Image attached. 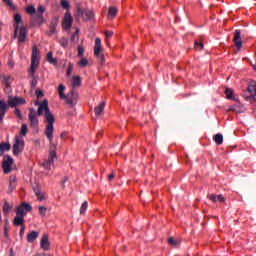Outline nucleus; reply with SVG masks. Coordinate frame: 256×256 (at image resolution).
<instances>
[{
  "mask_svg": "<svg viewBox=\"0 0 256 256\" xmlns=\"http://www.w3.org/2000/svg\"><path fill=\"white\" fill-rule=\"evenodd\" d=\"M36 96H37L38 99H40V97H43V91L36 90Z\"/></svg>",
  "mask_w": 256,
  "mask_h": 256,
  "instance_id": "nucleus-50",
  "label": "nucleus"
},
{
  "mask_svg": "<svg viewBox=\"0 0 256 256\" xmlns=\"http://www.w3.org/2000/svg\"><path fill=\"white\" fill-rule=\"evenodd\" d=\"M38 209H39L40 215H42V217H45L47 213V208L45 206H39Z\"/></svg>",
  "mask_w": 256,
  "mask_h": 256,
  "instance_id": "nucleus-40",
  "label": "nucleus"
},
{
  "mask_svg": "<svg viewBox=\"0 0 256 256\" xmlns=\"http://www.w3.org/2000/svg\"><path fill=\"white\" fill-rule=\"evenodd\" d=\"M27 124H22L21 126V130H20V135H22L23 137H25V135H27Z\"/></svg>",
  "mask_w": 256,
  "mask_h": 256,
  "instance_id": "nucleus-39",
  "label": "nucleus"
},
{
  "mask_svg": "<svg viewBox=\"0 0 256 256\" xmlns=\"http://www.w3.org/2000/svg\"><path fill=\"white\" fill-rule=\"evenodd\" d=\"M235 104L228 106L227 111H233L234 113H245L247 111V108H245V105H243L241 102L234 101Z\"/></svg>",
  "mask_w": 256,
  "mask_h": 256,
  "instance_id": "nucleus-10",
  "label": "nucleus"
},
{
  "mask_svg": "<svg viewBox=\"0 0 256 256\" xmlns=\"http://www.w3.org/2000/svg\"><path fill=\"white\" fill-rule=\"evenodd\" d=\"M34 105H38V110L35 112V109H29L28 117L30 121V127H39V118H37V115L39 117L44 115V119L47 122L44 135H46L47 139L49 140L50 152L48 160L43 162V167L50 170L51 165H53V163H55V159H57V145L53 144V131H55L53 124L55 123V116L49 110V101H47V99L43 100L42 102L35 101Z\"/></svg>",
  "mask_w": 256,
  "mask_h": 256,
  "instance_id": "nucleus-1",
  "label": "nucleus"
},
{
  "mask_svg": "<svg viewBox=\"0 0 256 256\" xmlns=\"http://www.w3.org/2000/svg\"><path fill=\"white\" fill-rule=\"evenodd\" d=\"M24 149H25V140H23L21 136H15L14 144L12 146L13 155H15L16 157L21 155Z\"/></svg>",
  "mask_w": 256,
  "mask_h": 256,
  "instance_id": "nucleus-6",
  "label": "nucleus"
},
{
  "mask_svg": "<svg viewBox=\"0 0 256 256\" xmlns=\"http://www.w3.org/2000/svg\"><path fill=\"white\" fill-rule=\"evenodd\" d=\"M15 115L18 117V119H23V115L21 114V110H19V108L15 109Z\"/></svg>",
  "mask_w": 256,
  "mask_h": 256,
  "instance_id": "nucleus-45",
  "label": "nucleus"
},
{
  "mask_svg": "<svg viewBox=\"0 0 256 256\" xmlns=\"http://www.w3.org/2000/svg\"><path fill=\"white\" fill-rule=\"evenodd\" d=\"M32 85H34V86L37 85V80L33 79L32 80Z\"/></svg>",
  "mask_w": 256,
  "mask_h": 256,
  "instance_id": "nucleus-54",
  "label": "nucleus"
},
{
  "mask_svg": "<svg viewBox=\"0 0 256 256\" xmlns=\"http://www.w3.org/2000/svg\"><path fill=\"white\" fill-rule=\"evenodd\" d=\"M48 63H50L51 65H57V58H52L50 61H48Z\"/></svg>",
  "mask_w": 256,
  "mask_h": 256,
  "instance_id": "nucleus-49",
  "label": "nucleus"
},
{
  "mask_svg": "<svg viewBox=\"0 0 256 256\" xmlns=\"http://www.w3.org/2000/svg\"><path fill=\"white\" fill-rule=\"evenodd\" d=\"M34 193L38 199V201H45L46 199V194L41 192V190L38 188V189H35L34 190Z\"/></svg>",
  "mask_w": 256,
  "mask_h": 256,
  "instance_id": "nucleus-26",
  "label": "nucleus"
},
{
  "mask_svg": "<svg viewBox=\"0 0 256 256\" xmlns=\"http://www.w3.org/2000/svg\"><path fill=\"white\" fill-rule=\"evenodd\" d=\"M17 187V177L15 176H10L9 180V189L10 191H13Z\"/></svg>",
  "mask_w": 256,
  "mask_h": 256,
  "instance_id": "nucleus-27",
  "label": "nucleus"
},
{
  "mask_svg": "<svg viewBox=\"0 0 256 256\" xmlns=\"http://www.w3.org/2000/svg\"><path fill=\"white\" fill-rule=\"evenodd\" d=\"M229 79H231V76H228L227 81H229Z\"/></svg>",
  "mask_w": 256,
  "mask_h": 256,
  "instance_id": "nucleus-57",
  "label": "nucleus"
},
{
  "mask_svg": "<svg viewBox=\"0 0 256 256\" xmlns=\"http://www.w3.org/2000/svg\"><path fill=\"white\" fill-rule=\"evenodd\" d=\"M41 60V51L36 45L32 47L31 65L28 70L29 77H35L37 69H39V61Z\"/></svg>",
  "mask_w": 256,
  "mask_h": 256,
  "instance_id": "nucleus-4",
  "label": "nucleus"
},
{
  "mask_svg": "<svg viewBox=\"0 0 256 256\" xmlns=\"http://www.w3.org/2000/svg\"><path fill=\"white\" fill-rule=\"evenodd\" d=\"M79 31H80L79 28H76L75 33L72 34L70 38L72 42L79 41Z\"/></svg>",
  "mask_w": 256,
  "mask_h": 256,
  "instance_id": "nucleus-37",
  "label": "nucleus"
},
{
  "mask_svg": "<svg viewBox=\"0 0 256 256\" xmlns=\"http://www.w3.org/2000/svg\"><path fill=\"white\" fill-rule=\"evenodd\" d=\"M25 11L27 15H32V27H35L38 25L41 27L43 23H45V17H43V13H45V7L43 5H39L37 10L35 9V6H27L25 8Z\"/></svg>",
  "mask_w": 256,
  "mask_h": 256,
  "instance_id": "nucleus-2",
  "label": "nucleus"
},
{
  "mask_svg": "<svg viewBox=\"0 0 256 256\" xmlns=\"http://www.w3.org/2000/svg\"><path fill=\"white\" fill-rule=\"evenodd\" d=\"M67 135H68L67 132H62L60 137L61 139H67Z\"/></svg>",
  "mask_w": 256,
  "mask_h": 256,
  "instance_id": "nucleus-52",
  "label": "nucleus"
},
{
  "mask_svg": "<svg viewBox=\"0 0 256 256\" xmlns=\"http://www.w3.org/2000/svg\"><path fill=\"white\" fill-rule=\"evenodd\" d=\"M12 166H13V158H11V156L9 155L4 156L2 161V169L6 175L9 174Z\"/></svg>",
  "mask_w": 256,
  "mask_h": 256,
  "instance_id": "nucleus-11",
  "label": "nucleus"
},
{
  "mask_svg": "<svg viewBox=\"0 0 256 256\" xmlns=\"http://www.w3.org/2000/svg\"><path fill=\"white\" fill-rule=\"evenodd\" d=\"M57 19H53L49 25V31L46 33L48 37H51L57 33Z\"/></svg>",
  "mask_w": 256,
  "mask_h": 256,
  "instance_id": "nucleus-18",
  "label": "nucleus"
},
{
  "mask_svg": "<svg viewBox=\"0 0 256 256\" xmlns=\"http://www.w3.org/2000/svg\"><path fill=\"white\" fill-rule=\"evenodd\" d=\"M213 141H215L216 145H223V135L222 134L214 135Z\"/></svg>",
  "mask_w": 256,
  "mask_h": 256,
  "instance_id": "nucleus-29",
  "label": "nucleus"
},
{
  "mask_svg": "<svg viewBox=\"0 0 256 256\" xmlns=\"http://www.w3.org/2000/svg\"><path fill=\"white\" fill-rule=\"evenodd\" d=\"M13 225L15 227H21L25 225V217L16 214V217L13 219Z\"/></svg>",
  "mask_w": 256,
  "mask_h": 256,
  "instance_id": "nucleus-20",
  "label": "nucleus"
},
{
  "mask_svg": "<svg viewBox=\"0 0 256 256\" xmlns=\"http://www.w3.org/2000/svg\"><path fill=\"white\" fill-rule=\"evenodd\" d=\"M40 247L43 251H49L51 249V242H49V235L44 234L40 240Z\"/></svg>",
  "mask_w": 256,
  "mask_h": 256,
  "instance_id": "nucleus-15",
  "label": "nucleus"
},
{
  "mask_svg": "<svg viewBox=\"0 0 256 256\" xmlns=\"http://www.w3.org/2000/svg\"><path fill=\"white\" fill-rule=\"evenodd\" d=\"M77 93H75V91H70L64 98L65 102L67 105H69L70 107H75V105H77Z\"/></svg>",
  "mask_w": 256,
  "mask_h": 256,
  "instance_id": "nucleus-12",
  "label": "nucleus"
},
{
  "mask_svg": "<svg viewBox=\"0 0 256 256\" xmlns=\"http://www.w3.org/2000/svg\"><path fill=\"white\" fill-rule=\"evenodd\" d=\"M44 256H53V255H51V254H44Z\"/></svg>",
  "mask_w": 256,
  "mask_h": 256,
  "instance_id": "nucleus-56",
  "label": "nucleus"
},
{
  "mask_svg": "<svg viewBox=\"0 0 256 256\" xmlns=\"http://www.w3.org/2000/svg\"><path fill=\"white\" fill-rule=\"evenodd\" d=\"M37 237H39V232H37V231H32V232L28 233L27 234L28 243H34L35 240L37 239Z\"/></svg>",
  "mask_w": 256,
  "mask_h": 256,
  "instance_id": "nucleus-22",
  "label": "nucleus"
},
{
  "mask_svg": "<svg viewBox=\"0 0 256 256\" xmlns=\"http://www.w3.org/2000/svg\"><path fill=\"white\" fill-rule=\"evenodd\" d=\"M236 147H237V146H236V145H234V146H233V149H235Z\"/></svg>",
  "mask_w": 256,
  "mask_h": 256,
  "instance_id": "nucleus-59",
  "label": "nucleus"
},
{
  "mask_svg": "<svg viewBox=\"0 0 256 256\" xmlns=\"http://www.w3.org/2000/svg\"><path fill=\"white\" fill-rule=\"evenodd\" d=\"M58 94H59L60 99H65V97L67 96V95H65V85L60 84L58 86Z\"/></svg>",
  "mask_w": 256,
  "mask_h": 256,
  "instance_id": "nucleus-28",
  "label": "nucleus"
},
{
  "mask_svg": "<svg viewBox=\"0 0 256 256\" xmlns=\"http://www.w3.org/2000/svg\"><path fill=\"white\" fill-rule=\"evenodd\" d=\"M21 23H23V18L21 17V14H18V13L14 14L13 27H14V29H16V31L18 28H21V26H19Z\"/></svg>",
  "mask_w": 256,
  "mask_h": 256,
  "instance_id": "nucleus-21",
  "label": "nucleus"
},
{
  "mask_svg": "<svg viewBox=\"0 0 256 256\" xmlns=\"http://www.w3.org/2000/svg\"><path fill=\"white\" fill-rule=\"evenodd\" d=\"M24 234H25V225H22L20 229V237H23Z\"/></svg>",
  "mask_w": 256,
  "mask_h": 256,
  "instance_id": "nucleus-51",
  "label": "nucleus"
},
{
  "mask_svg": "<svg viewBox=\"0 0 256 256\" xmlns=\"http://www.w3.org/2000/svg\"><path fill=\"white\" fill-rule=\"evenodd\" d=\"M217 201H219V203H224L225 202V197H223V195H218L216 196Z\"/></svg>",
  "mask_w": 256,
  "mask_h": 256,
  "instance_id": "nucleus-46",
  "label": "nucleus"
},
{
  "mask_svg": "<svg viewBox=\"0 0 256 256\" xmlns=\"http://www.w3.org/2000/svg\"><path fill=\"white\" fill-rule=\"evenodd\" d=\"M103 111H105V102H101L98 106L94 108L95 115H103Z\"/></svg>",
  "mask_w": 256,
  "mask_h": 256,
  "instance_id": "nucleus-23",
  "label": "nucleus"
},
{
  "mask_svg": "<svg viewBox=\"0 0 256 256\" xmlns=\"http://www.w3.org/2000/svg\"><path fill=\"white\" fill-rule=\"evenodd\" d=\"M234 43H235L237 49H241L243 47V42L241 41V30H235Z\"/></svg>",
  "mask_w": 256,
  "mask_h": 256,
  "instance_id": "nucleus-17",
  "label": "nucleus"
},
{
  "mask_svg": "<svg viewBox=\"0 0 256 256\" xmlns=\"http://www.w3.org/2000/svg\"><path fill=\"white\" fill-rule=\"evenodd\" d=\"M194 48L195 49H199L200 51H202V49H204V44H203V42L200 40V41H198V40H196L195 42H194Z\"/></svg>",
  "mask_w": 256,
  "mask_h": 256,
  "instance_id": "nucleus-36",
  "label": "nucleus"
},
{
  "mask_svg": "<svg viewBox=\"0 0 256 256\" xmlns=\"http://www.w3.org/2000/svg\"><path fill=\"white\" fill-rule=\"evenodd\" d=\"M59 43H60L61 47H63L64 49L69 47V39H67L66 37H61L59 39Z\"/></svg>",
  "mask_w": 256,
  "mask_h": 256,
  "instance_id": "nucleus-31",
  "label": "nucleus"
},
{
  "mask_svg": "<svg viewBox=\"0 0 256 256\" xmlns=\"http://www.w3.org/2000/svg\"><path fill=\"white\" fill-rule=\"evenodd\" d=\"M117 13H119V10H117L116 7H109L108 19H115V17H117Z\"/></svg>",
  "mask_w": 256,
  "mask_h": 256,
  "instance_id": "nucleus-24",
  "label": "nucleus"
},
{
  "mask_svg": "<svg viewBox=\"0 0 256 256\" xmlns=\"http://www.w3.org/2000/svg\"><path fill=\"white\" fill-rule=\"evenodd\" d=\"M10 253H12V254H13V249H10Z\"/></svg>",
  "mask_w": 256,
  "mask_h": 256,
  "instance_id": "nucleus-58",
  "label": "nucleus"
},
{
  "mask_svg": "<svg viewBox=\"0 0 256 256\" xmlns=\"http://www.w3.org/2000/svg\"><path fill=\"white\" fill-rule=\"evenodd\" d=\"M179 243H181V241H177L173 237L168 238V244L172 245V247H177V245H179Z\"/></svg>",
  "mask_w": 256,
  "mask_h": 256,
  "instance_id": "nucleus-35",
  "label": "nucleus"
},
{
  "mask_svg": "<svg viewBox=\"0 0 256 256\" xmlns=\"http://www.w3.org/2000/svg\"><path fill=\"white\" fill-rule=\"evenodd\" d=\"M71 73H73V64L70 63L68 65L66 75L69 77L71 75Z\"/></svg>",
  "mask_w": 256,
  "mask_h": 256,
  "instance_id": "nucleus-43",
  "label": "nucleus"
},
{
  "mask_svg": "<svg viewBox=\"0 0 256 256\" xmlns=\"http://www.w3.org/2000/svg\"><path fill=\"white\" fill-rule=\"evenodd\" d=\"M72 86L73 87H81V77H79V76L72 77Z\"/></svg>",
  "mask_w": 256,
  "mask_h": 256,
  "instance_id": "nucleus-30",
  "label": "nucleus"
},
{
  "mask_svg": "<svg viewBox=\"0 0 256 256\" xmlns=\"http://www.w3.org/2000/svg\"><path fill=\"white\" fill-rule=\"evenodd\" d=\"M107 179H108V181H113V179H115V172H112L111 174H109L107 176Z\"/></svg>",
  "mask_w": 256,
  "mask_h": 256,
  "instance_id": "nucleus-47",
  "label": "nucleus"
},
{
  "mask_svg": "<svg viewBox=\"0 0 256 256\" xmlns=\"http://www.w3.org/2000/svg\"><path fill=\"white\" fill-rule=\"evenodd\" d=\"M104 35L106 39H111V37H113V31H105Z\"/></svg>",
  "mask_w": 256,
  "mask_h": 256,
  "instance_id": "nucleus-44",
  "label": "nucleus"
},
{
  "mask_svg": "<svg viewBox=\"0 0 256 256\" xmlns=\"http://www.w3.org/2000/svg\"><path fill=\"white\" fill-rule=\"evenodd\" d=\"M225 97L228 101H239V95L235 94V91L232 88H225Z\"/></svg>",
  "mask_w": 256,
  "mask_h": 256,
  "instance_id": "nucleus-14",
  "label": "nucleus"
},
{
  "mask_svg": "<svg viewBox=\"0 0 256 256\" xmlns=\"http://www.w3.org/2000/svg\"><path fill=\"white\" fill-rule=\"evenodd\" d=\"M60 5L63 9H66V11H69V9L71 8V5L69 4V1H67V0H62L60 2Z\"/></svg>",
  "mask_w": 256,
  "mask_h": 256,
  "instance_id": "nucleus-34",
  "label": "nucleus"
},
{
  "mask_svg": "<svg viewBox=\"0 0 256 256\" xmlns=\"http://www.w3.org/2000/svg\"><path fill=\"white\" fill-rule=\"evenodd\" d=\"M77 65H79L82 69L87 67L89 65V60L86 58H81L80 61H78Z\"/></svg>",
  "mask_w": 256,
  "mask_h": 256,
  "instance_id": "nucleus-32",
  "label": "nucleus"
},
{
  "mask_svg": "<svg viewBox=\"0 0 256 256\" xmlns=\"http://www.w3.org/2000/svg\"><path fill=\"white\" fill-rule=\"evenodd\" d=\"M249 95L245 96L246 101H256V84L255 82L248 85Z\"/></svg>",
  "mask_w": 256,
  "mask_h": 256,
  "instance_id": "nucleus-13",
  "label": "nucleus"
},
{
  "mask_svg": "<svg viewBox=\"0 0 256 256\" xmlns=\"http://www.w3.org/2000/svg\"><path fill=\"white\" fill-rule=\"evenodd\" d=\"M31 211H33V207H31V205L25 202H22L21 205L16 207V215L20 217H25V215H27V212H31Z\"/></svg>",
  "mask_w": 256,
  "mask_h": 256,
  "instance_id": "nucleus-9",
  "label": "nucleus"
},
{
  "mask_svg": "<svg viewBox=\"0 0 256 256\" xmlns=\"http://www.w3.org/2000/svg\"><path fill=\"white\" fill-rule=\"evenodd\" d=\"M47 61H50L53 59V52H48L47 56H46Z\"/></svg>",
  "mask_w": 256,
  "mask_h": 256,
  "instance_id": "nucleus-48",
  "label": "nucleus"
},
{
  "mask_svg": "<svg viewBox=\"0 0 256 256\" xmlns=\"http://www.w3.org/2000/svg\"><path fill=\"white\" fill-rule=\"evenodd\" d=\"M4 235H5V237H8V235H9V230L7 229V226H5V228H4Z\"/></svg>",
  "mask_w": 256,
  "mask_h": 256,
  "instance_id": "nucleus-53",
  "label": "nucleus"
},
{
  "mask_svg": "<svg viewBox=\"0 0 256 256\" xmlns=\"http://www.w3.org/2000/svg\"><path fill=\"white\" fill-rule=\"evenodd\" d=\"M5 151H11V144H9V142L0 143V157L5 155Z\"/></svg>",
  "mask_w": 256,
  "mask_h": 256,
  "instance_id": "nucleus-19",
  "label": "nucleus"
},
{
  "mask_svg": "<svg viewBox=\"0 0 256 256\" xmlns=\"http://www.w3.org/2000/svg\"><path fill=\"white\" fill-rule=\"evenodd\" d=\"M88 207H89V203L87 201L82 203V205L80 207V215H85Z\"/></svg>",
  "mask_w": 256,
  "mask_h": 256,
  "instance_id": "nucleus-33",
  "label": "nucleus"
},
{
  "mask_svg": "<svg viewBox=\"0 0 256 256\" xmlns=\"http://www.w3.org/2000/svg\"><path fill=\"white\" fill-rule=\"evenodd\" d=\"M71 27H73V16L71 12L67 11L62 19V29L64 31H70Z\"/></svg>",
  "mask_w": 256,
  "mask_h": 256,
  "instance_id": "nucleus-8",
  "label": "nucleus"
},
{
  "mask_svg": "<svg viewBox=\"0 0 256 256\" xmlns=\"http://www.w3.org/2000/svg\"><path fill=\"white\" fill-rule=\"evenodd\" d=\"M208 199L212 201V203H217V195L215 194L208 195Z\"/></svg>",
  "mask_w": 256,
  "mask_h": 256,
  "instance_id": "nucleus-42",
  "label": "nucleus"
},
{
  "mask_svg": "<svg viewBox=\"0 0 256 256\" xmlns=\"http://www.w3.org/2000/svg\"><path fill=\"white\" fill-rule=\"evenodd\" d=\"M84 53H85V48L83 46L79 45L78 46V54H77L78 57H83Z\"/></svg>",
  "mask_w": 256,
  "mask_h": 256,
  "instance_id": "nucleus-41",
  "label": "nucleus"
},
{
  "mask_svg": "<svg viewBox=\"0 0 256 256\" xmlns=\"http://www.w3.org/2000/svg\"><path fill=\"white\" fill-rule=\"evenodd\" d=\"M78 15H81L84 21H89L93 19V17H95V15L93 14V11L83 10L81 8L78 9Z\"/></svg>",
  "mask_w": 256,
  "mask_h": 256,
  "instance_id": "nucleus-16",
  "label": "nucleus"
},
{
  "mask_svg": "<svg viewBox=\"0 0 256 256\" xmlns=\"http://www.w3.org/2000/svg\"><path fill=\"white\" fill-rule=\"evenodd\" d=\"M94 56L101 65L105 63V55L103 54V46H101V38L95 39Z\"/></svg>",
  "mask_w": 256,
  "mask_h": 256,
  "instance_id": "nucleus-7",
  "label": "nucleus"
},
{
  "mask_svg": "<svg viewBox=\"0 0 256 256\" xmlns=\"http://www.w3.org/2000/svg\"><path fill=\"white\" fill-rule=\"evenodd\" d=\"M229 149H231V147H227V153H231V150Z\"/></svg>",
  "mask_w": 256,
  "mask_h": 256,
  "instance_id": "nucleus-55",
  "label": "nucleus"
},
{
  "mask_svg": "<svg viewBox=\"0 0 256 256\" xmlns=\"http://www.w3.org/2000/svg\"><path fill=\"white\" fill-rule=\"evenodd\" d=\"M27 35H29V30L27 26H20V28H14V39H17L18 45L25 43L27 41Z\"/></svg>",
  "mask_w": 256,
  "mask_h": 256,
  "instance_id": "nucleus-5",
  "label": "nucleus"
},
{
  "mask_svg": "<svg viewBox=\"0 0 256 256\" xmlns=\"http://www.w3.org/2000/svg\"><path fill=\"white\" fill-rule=\"evenodd\" d=\"M27 101H25L24 98L21 97H9L8 98V105L5 103V101L0 100V123H3V119L5 117V114L7 113V110L9 107H17V105H25Z\"/></svg>",
  "mask_w": 256,
  "mask_h": 256,
  "instance_id": "nucleus-3",
  "label": "nucleus"
},
{
  "mask_svg": "<svg viewBox=\"0 0 256 256\" xmlns=\"http://www.w3.org/2000/svg\"><path fill=\"white\" fill-rule=\"evenodd\" d=\"M11 209H13V204H9L7 201H5L2 207L4 215H9V213H11Z\"/></svg>",
  "mask_w": 256,
  "mask_h": 256,
  "instance_id": "nucleus-25",
  "label": "nucleus"
},
{
  "mask_svg": "<svg viewBox=\"0 0 256 256\" xmlns=\"http://www.w3.org/2000/svg\"><path fill=\"white\" fill-rule=\"evenodd\" d=\"M3 3L9 7L10 9H15V5L13 4V1L12 0H2Z\"/></svg>",
  "mask_w": 256,
  "mask_h": 256,
  "instance_id": "nucleus-38",
  "label": "nucleus"
}]
</instances>
